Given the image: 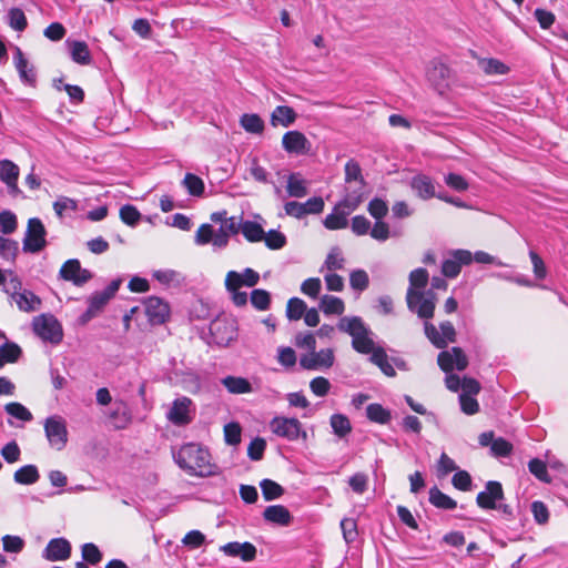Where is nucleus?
<instances>
[{
	"label": "nucleus",
	"mask_w": 568,
	"mask_h": 568,
	"mask_svg": "<svg viewBox=\"0 0 568 568\" xmlns=\"http://www.w3.org/2000/svg\"><path fill=\"white\" fill-rule=\"evenodd\" d=\"M59 275L62 280L71 282L75 286H83L93 277L91 271L82 268L78 258L65 261L59 271Z\"/></svg>",
	"instance_id": "nucleus-9"
},
{
	"label": "nucleus",
	"mask_w": 568,
	"mask_h": 568,
	"mask_svg": "<svg viewBox=\"0 0 568 568\" xmlns=\"http://www.w3.org/2000/svg\"><path fill=\"white\" fill-rule=\"evenodd\" d=\"M320 310L325 315H342L345 305L342 298L333 295H323L320 301Z\"/></svg>",
	"instance_id": "nucleus-32"
},
{
	"label": "nucleus",
	"mask_w": 568,
	"mask_h": 568,
	"mask_svg": "<svg viewBox=\"0 0 568 568\" xmlns=\"http://www.w3.org/2000/svg\"><path fill=\"white\" fill-rule=\"evenodd\" d=\"M286 191L293 197H304L307 194L305 182L297 179L295 174L288 176Z\"/></svg>",
	"instance_id": "nucleus-52"
},
{
	"label": "nucleus",
	"mask_w": 568,
	"mask_h": 568,
	"mask_svg": "<svg viewBox=\"0 0 568 568\" xmlns=\"http://www.w3.org/2000/svg\"><path fill=\"white\" fill-rule=\"evenodd\" d=\"M442 371L449 373L453 369L464 371L468 366V358L460 347L454 346L449 351H442L437 356Z\"/></svg>",
	"instance_id": "nucleus-13"
},
{
	"label": "nucleus",
	"mask_w": 568,
	"mask_h": 568,
	"mask_svg": "<svg viewBox=\"0 0 568 568\" xmlns=\"http://www.w3.org/2000/svg\"><path fill=\"white\" fill-rule=\"evenodd\" d=\"M44 432L50 445L53 448L61 450L65 447L68 442V429L62 417H48L44 423Z\"/></svg>",
	"instance_id": "nucleus-8"
},
{
	"label": "nucleus",
	"mask_w": 568,
	"mask_h": 568,
	"mask_svg": "<svg viewBox=\"0 0 568 568\" xmlns=\"http://www.w3.org/2000/svg\"><path fill=\"white\" fill-rule=\"evenodd\" d=\"M271 430L278 437L290 442L297 440L300 437L306 439L307 434L302 428V423L297 418L275 416L270 422Z\"/></svg>",
	"instance_id": "nucleus-6"
},
{
	"label": "nucleus",
	"mask_w": 568,
	"mask_h": 568,
	"mask_svg": "<svg viewBox=\"0 0 568 568\" xmlns=\"http://www.w3.org/2000/svg\"><path fill=\"white\" fill-rule=\"evenodd\" d=\"M22 351L16 343H4L0 348V356L4 363H14L21 356Z\"/></svg>",
	"instance_id": "nucleus-57"
},
{
	"label": "nucleus",
	"mask_w": 568,
	"mask_h": 568,
	"mask_svg": "<svg viewBox=\"0 0 568 568\" xmlns=\"http://www.w3.org/2000/svg\"><path fill=\"white\" fill-rule=\"evenodd\" d=\"M306 308L307 305L303 300L298 297H292L287 302L286 316L291 321H298L300 318H302Z\"/></svg>",
	"instance_id": "nucleus-48"
},
{
	"label": "nucleus",
	"mask_w": 568,
	"mask_h": 568,
	"mask_svg": "<svg viewBox=\"0 0 568 568\" xmlns=\"http://www.w3.org/2000/svg\"><path fill=\"white\" fill-rule=\"evenodd\" d=\"M297 118L296 112L293 108L287 105H278L274 109L271 115L272 125L276 126L281 124L285 128L292 125Z\"/></svg>",
	"instance_id": "nucleus-29"
},
{
	"label": "nucleus",
	"mask_w": 568,
	"mask_h": 568,
	"mask_svg": "<svg viewBox=\"0 0 568 568\" xmlns=\"http://www.w3.org/2000/svg\"><path fill=\"white\" fill-rule=\"evenodd\" d=\"M222 384L232 394H246L252 390L251 383L244 377L226 376Z\"/></svg>",
	"instance_id": "nucleus-36"
},
{
	"label": "nucleus",
	"mask_w": 568,
	"mask_h": 568,
	"mask_svg": "<svg viewBox=\"0 0 568 568\" xmlns=\"http://www.w3.org/2000/svg\"><path fill=\"white\" fill-rule=\"evenodd\" d=\"M473 261V254L467 250H454L449 256L442 263V274L448 278H455L459 275L463 265H468Z\"/></svg>",
	"instance_id": "nucleus-11"
},
{
	"label": "nucleus",
	"mask_w": 568,
	"mask_h": 568,
	"mask_svg": "<svg viewBox=\"0 0 568 568\" xmlns=\"http://www.w3.org/2000/svg\"><path fill=\"white\" fill-rule=\"evenodd\" d=\"M13 61L21 81L30 87H34L37 83L36 69L33 65L29 64V61L19 47L14 48Z\"/></svg>",
	"instance_id": "nucleus-19"
},
{
	"label": "nucleus",
	"mask_w": 568,
	"mask_h": 568,
	"mask_svg": "<svg viewBox=\"0 0 568 568\" xmlns=\"http://www.w3.org/2000/svg\"><path fill=\"white\" fill-rule=\"evenodd\" d=\"M211 342L220 347L230 345L237 337V325L235 320L226 316L216 317L210 323Z\"/></svg>",
	"instance_id": "nucleus-4"
},
{
	"label": "nucleus",
	"mask_w": 568,
	"mask_h": 568,
	"mask_svg": "<svg viewBox=\"0 0 568 568\" xmlns=\"http://www.w3.org/2000/svg\"><path fill=\"white\" fill-rule=\"evenodd\" d=\"M412 189L416 192V194L423 200H429L432 197H437L435 192V185L433 180L425 174H417L410 181Z\"/></svg>",
	"instance_id": "nucleus-25"
},
{
	"label": "nucleus",
	"mask_w": 568,
	"mask_h": 568,
	"mask_svg": "<svg viewBox=\"0 0 568 568\" xmlns=\"http://www.w3.org/2000/svg\"><path fill=\"white\" fill-rule=\"evenodd\" d=\"M7 19H8V24L10 26V28H12L13 30H16L18 32L24 31L28 27L27 17H26L24 12L22 11V9H20V8H11L8 11Z\"/></svg>",
	"instance_id": "nucleus-43"
},
{
	"label": "nucleus",
	"mask_w": 568,
	"mask_h": 568,
	"mask_svg": "<svg viewBox=\"0 0 568 568\" xmlns=\"http://www.w3.org/2000/svg\"><path fill=\"white\" fill-rule=\"evenodd\" d=\"M260 487L264 499L267 501L277 499L284 494V488L272 479H263L260 483Z\"/></svg>",
	"instance_id": "nucleus-44"
},
{
	"label": "nucleus",
	"mask_w": 568,
	"mask_h": 568,
	"mask_svg": "<svg viewBox=\"0 0 568 568\" xmlns=\"http://www.w3.org/2000/svg\"><path fill=\"white\" fill-rule=\"evenodd\" d=\"M365 182L364 176L362 174L361 165L354 159H351L345 164V183L351 185L353 183H362Z\"/></svg>",
	"instance_id": "nucleus-47"
},
{
	"label": "nucleus",
	"mask_w": 568,
	"mask_h": 568,
	"mask_svg": "<svg viewBox=\"0 0 568 568\" xmlns=\"http://www.w3.org/2000/svg\"><path fill=\"white\" fill-rule=\"evenodd\" d=\"M453 486L462 491H468L471 489V477L466 470H456L452 478Z\"/></svg>",
	"instance_id": "nucleus-59"
},
{
	"label": "nucleus",
	"mask_w": 568,
	"mask_h": 568,
	"mask_svg": "<svg viewBox=\"0 0 568 568\" xmlns=\"http://www.w3.org/2000/svg\"><path fill=\"white\" fill-rule=\"evenodd\" d=\"M354 210L346 209L341 205V201L335 205L332 213L326 215L324 220V226L328 230H341L347 226V215Z\"/></svg>",
	"instance_id": "nucleus-24"
},
{
	"label": "nucleus",
	"mask_w": 568,
	"mask_h": 568,
	"mask_svg": "<svg viewBox=\"0 0 568 568\" xmlns=\"http://www.w3.org/2000/svg\"><path fill=\"white\" fill-rule=\"evenodd\" d=\"M426 77L429 83L439 92L445 90L452 77V70L447 64L439 59H434L429 62L426 70Z\"/></svg>",
	"instance_id": "nucleus-14"
},
{
	"label": "nucleus",
	"mask_w": 568,
	"mask_h": 568,
	"mask_svg": "<svg viewBox=\"0 0 568 568\" xmlns=\"http://www.w3.org/2000/svg\"><path fill=\"white\" fill-rule=\"evenodd\" d=\"M478 65L487 75H504L510 71L507 64L495 58H481Z\"/></svg>",
	"instance_id": "nucleus-30"
},
{
	"label": "nucleus",
	"mask_w": 568,
	"mask_h": 568,
	"mask_svg": "<svg viewBox=\"0 0 568 568\" xmlns=\"http://www.w3.org/2000/svg\"><path fill=\"white\" fill-rule=\"evenodd\" d=\"M192 400L186 397L182 396L180 398H176L172 403V407L166 414L168 419L176 425V426H184L191 423L192 416H191V406Z\"/></svg>",
	"instance_id": "nucleus-15"
},
{
	"label": "nucleus",
	"mask_w": 568,
	"mask_h": 568,
	"mask_svg": "<svg viewBox=\"0 0 568 568\" xmlns=\"http://www.w3.org/2000/svg\"><path fill=\"white\" fill-rule=\"evenodd\" d=\"M120 219L126 225L135 226L141 219V213L134 205L125 204L120 209Z\"/></svg>",
	"instance_id": "nucleus-55"
},
{
	"label": "nucleus",
	"mask_w": 568,
	"mask_h": 568,
	"mask_svg": "<svg viewBox=\"0 0 568 568\" xmlns=\"http://www.w3.org/2000/svg\"><path fill=\"white\" fill-rule=\"evenodd\" d=\"M429 503L439 509L452 510L457 507L456 500L444 494L437 486L429 489Z\"/></svg>",
	"instance_id": "nucleus-31"
},
{
	"label": "nucleus",
	"mask_w": 568,
	"mask_h": 568,
	"mask_svg": "<svg viewBox=\"0 0 568 568\" xmlns=\"http://www.w3.org/2000/svg\"><path fill=\"white\" fill-rule=\"evenodd\" d=\"M71 544L63 537L51 539L42 552V557L48 561H63L71 556Z\"/></svg>",
	"instance_id": "nucleus-17"
},
{
	"label": "nucleus",
	"mask_w": 568,
	"mask_h": 568,
	"mask_svg": "<svg viewBox=\"0 0 568 568\" xmlns=\"http://www.w3.org/2000/svg\"><path fill=\"white\" fill-rule=\"evenodd\" d=\"M367 211L374 219L381 220L387 214L388 206L384 200L379 197H374L373 200L369 201L367 205Z\"/></svg>",
	"instance_id": "nucleus-62"
},
{
	"label": "nucleus",
	"mask_w": 568,
	"mask_h": 568,
	"mask_svg": "<svg viewBox=\"0 0 568 568\" xmlns=\"http://www.w3.org/2000/svg\"><path fill=\"white\" fill-rule=\"evenodd\" d=\"M145 313L152 324H162L169 315V306L163 300L150 296L145 300Z\"/></svg>",
	"instance_id": "nucleus-20"
},
{
	"label": "nucleus",
	"mask_w": 568,
	"mask_h": 568,
	"mask_svg": "<svg viewBox=\"0 0 568 568\" xmlns=\"http://www.w3.org/2000/svg\"><path fill=\"white\" fill-rule=\"evenodd\" d=\"M490 450L496 457H507L511 454L513 445L505 438L499 437L491 443Z\"/></svg>",
	"instance_id": "nucleus-64"
},
{
	"label": "nucleus",
	"mask_w": 568,
	"mask_h": 568,
	"mask_svg": "<svg viewBox=\"0 0 568 568\" xmlns=\"http://www.w3.org/2000/svg\"><path fill=\"white\" fill-rule=\"evenodd\" d=\"M182 185L192 196H202L205 189L203 180L193 173L185 174Z\"/></svg>",
	"instance_id": "nucleus-41"
},
{
	"label": "nucleus",
	"mask_w": 568,
	"mask_h": 568,
	"mask_svg": "<svg viewBox=\"0 0 568 568\" xmlns=\"http://www.w3.org/2000/svg\"><path fill=\"white\" fill-rule=\"evenodd\" d=\"M1 456L9 464L17 463L20 459V456H21V450H20V447L17 444V442L16 440H11V442L7 443L1 448Z\"/></svg>",
	"instance_id": "nucleus-63"
},
{
	"label": "nucleus",
	"mask_w": 568,
	"mask_h": 568,
	"mask_svg": "<svg viewBox=\"0 0 568 568\" xmlns=\"http://www.w3.org/2000/svg\"><path fill=\"white\" fill-rule=\"evenodd\" d=\"M408 280H409V287L407 290L406 301H407V306H408L409 311H414L415 310V300L423 298L424 292H422L420 290L425 288L428 283V280H429L428 271L424 267H418L410 272Z\"/></svg>",
	"instance_id": "nucleus-10"
},
{
	"label": "nucleus",
	"mask_w": 568,
	"mask_h": 568,
	"mask_svg": "<svg viewBox=\"0 0 568 568\" xmlns=\"http://www.w3.org/2000/svg\"><path fill=\"white\" fill-rule=\"evenodd\" d=\"M67 44L73 62L81 65H89L92 63L90 49L84 41L67 40Z\"/></svg>",
	"instance_id": "nucleus-26"
},
{
	"label": "nucleus",
	"mask_w": 568,
	"mask_h": 568,
	"mask_svg": "<svg viewBox=\"0 0 568 568\" xmlns=\"http://www.w3.org/2000/svg\"><path fill=\"white\" fill-rule=\"evenodd\" d=\"M338 331L352 336V347L359 354H372L377 346L371 335V328L359 316H344L337 323Z\"/></svg>",
	"instance_id": "nucleus-2"
},
{
	"label": "nucleus",
	"mask_w": 568,
	"mask_h": 568,
	"mask_svg": "<svg viewBox=\"0 0 568 568\" xmlns=\"http://www.w3.org/2000/svg\"><path fill=\"white\" fill-rule=\"evenodd\" d=\"M334 364V353L331 348L312 351L311 355H304L300 359V365L305 369H317L321 367L329 368Z\"/></svg>",
	"instance_id": "nucleus-18"
},
{
	"label": "nucleus",
	"mask_w": 568,
	"mask_h": 568,
	"mask_svg": "<svg viewBox=\"0 0 568 568\" xmlns=\"http://www.w3.org/2000/svg\"><path fill=\"white\" fill-rule=\"evenodd\" d=\"M81 555L83 561L92 566L100 564L103 558L101 550L93 542L83 544L81 547Z\"/></svg>",
	"instance_id": "nucleus-46"
},
{
	"label": "nucleus",
	"mask_w": 568,
	"mask_h": 568,
	"mask_svg": "<svg viewBox=\"0 0 568 568\" xmlns=\"http://www.w3.org/2000/svg\"><path fill=\"white\" fill-rule=\"evenodd\" d=\"M263 240L270 250H281L286 245V236L277 230H270L264 233Z\"/></svg>",
	"instance_id": "nucleus-54"
},
{
	"label": "nucleus",
	"mask_w": 568,
	"mask_h": 568,
	"mask_svg": "<svg viewBox=\"0 0 568 568\" xmlns=\"http://www.w3.org/2000/svg\"><path fill=\"white\" fill-rule=\"evenodd\" d=\"M250 301L257 311H267L271 306V294L263 288H255L251 292Z\"/></svg>",
	"instance_id": "nucleus-45"
},
{
	"label": "nucleus",
	"mask_w": 568,
	"mask_h": 568,
	"mask_svg": "<svg viewBox=\"0 0 568 568\" xmlns=\"http://www.w3.org/2000/svg\"><path fill=\"white\" fill-rule=\"evenodd\" d=\"M18 227V220L13 212L4 210L0 212V232L2 234H12Z\"/></svg>",
	"instance_id": "nucleus-51"
},
{
	"label": "nucleus",
	"mask_w": 568,
	"mask_h": 568,
	"mask_svg": "<svg viewBox=\"0 0 568 568\" xmlns=\"http://www.w3.org/2000/svg\"><path fill=\"white\" fill-rule=\"evenodd\" d=\"M241 232L243 236L251 243L261 242L264 239V230L257 222L243 221L240 223Z\"/></svg>",
	"instance_id": "nucleus-35"
},
{
	"label": "nucleus",
	"mask_w": 568,
	"mask_h": 568,
	"mask_svg": "<svg viewBox=\"0 0 568 568\" xmlns=\"http://www.w3.org/2000/svg\"><path fill=\"white\" fill-rule=\"evenodd\" d=\"M329 424L333 433L339 438H344L352 432L351 422L344 414H333L329 418Z\"/></svg>",
	"instance_id": "nucleus-37"
},
{
	"label": "nucleus",
	"mask_w": 568,
	"mask_h": 568,
	"mask_svg": "<svg viewBox=\"0 0 568 568\" xmlns=\"http://www.w3.org/2000/svg\"><path fill=\"white\" fill-rule=\"evenodd\" d=\"M529 471L540 481L550 483L551 478L547 471L546 463L539 458H532L528 463Z\"/></svg>",
	"instance_id": "nucleus-50"
},
{
	"label": "nucleus",
	"mask_w": 568,
	"mask_h": 568,
	"mask_svg": "<svg viewBox=\"0 0 568 568\" xmlns=\"http://www.w3.org/2000/svg\"><path fill=\"white\" fill-rule=\"evenodd\" d=\"M345 264V258L342 255L339 247L334 246L331 248L329 253L326 256L323 267H326L328 271L333 272L336 270H343Z\"/></svg>",
	"instance_id": "nucleus-49"
},
{
	"label": "nucleus",
	"mask_w": 568,
	"mask_h": 568,
	"mask_svg": "<svg viewBox=\"0 0 568 568\" xmlns=\"http://www.w3.org/2000/svg\"><path fill=\"white\" fill-rule=\"evenodd\" d=\"M47 230L39 217H31L28 221L27 230L22 241V250L26 253L36 254L47 246Z\"/></svg>",
	"instance_id": "nucleus-5"
},
{
	"label": "nucleus",
	"mask_w": 568,
	"mask_h": 568,
	"mask_svg": "<svg viewBox=\"0 0 568 568\" xmlns=\"http://www.w3.org/2000/svg\"><path fill=\"white\" fill-rule=\"evenodd\" d=\"M241 126L250 133L261 134L264 130V122L258 114L245 113L240 119Z\"/></svg>",
	"instance_id": "nucleus-38"
},
{
	"label": "nucleus",
	"mask_w": 568,
	"mask_h": 568,
	"mask_svg": "<svg viewBox=\"0 0 568 568\" xmlns=\"http://www.w3.org/2000/svg\"><path fill=\"white\" fill-rule=\"evenodd\" d=\"M242 428L236 422H231L224 426V439L227 445L237 446L241 443Z\"/></svg>",
	"instance_id": "nucleus-53"
},
{
	"label": "nucleus",
	"mask_w": 568,
	"mask_h": 568,
	"mask_svg": "<svg viewBox=\"0 0 568 568\" xmlns=\"http://www.w3.org/2000/svg\"><path fill=\"white\" fill-rule=\"evenodd\" d=\"M263 518L278 526H288L293 519L290 510L283 505L267 506L263 511Z\"/></svg>",
	"instance_id": "nucleus-23"
},
{
	"label": "nucleus",
	"mask_w": 568,
	"mask_h": 568,
	"mask_svg": "<svg viewBox=\"0 0 568 568\" xmlns=\"http://www.w3.org/2000/svg\"><path fill=\"white\" fill-rule=\"evenodd\" d=\"M366 182L353 183L351 185L346 184L345 195L341 200V205H344L346 209L356 210L359 204L363 202L365 195Z\"/></svg>",
	"instance_id": "nucleus-22"
},
{
	"label": "nucleus",
	"mask_w": 568,
	"mask_h": 568,
	"mask_svg": "<svg viewBox=\"0 0 568 568\" xmlns=\"http://www.w3.org/2000/svg\"><path fill=\"white\" fill-rule=\"evenodd\" d=\"M12 300L16 302L18 308L26 313L38 311L42 305L41 298L29 290H22Z\"/></svg>",
	"instance_id": "nucleus-28"
},
{
	"label": "nucleus",
	"mask_w": 568,
	"mask_h": 568,
	"mask_svg": "<svg viewBox=\"0 0 568 568\" xmlns=\"http://www.w3.org/2000/svg\"><path fill=\"white\" fill-rule=\"evenodd\" d=\"M4 410L12 417L22 422H29L32 419L30 410L20 403H9L4 406Z\"/></svg>",
	"instance_id": "nucleus-56"
},
{
	"label": "nucleus",
	"mask_w": 568,
	"mask_h": 568,
	"mask_svg": "<svg viewBox=\"0 0 568 568\" xmlns=\"http://www.w3.org/2000/svg\"><path fill=\"white\" fill-rule=\"evenodd\" d=\"M283 149L291 154L303 155L311 150V142L300 131H287L282 138Z\"/></svg>",
	"instance_id": "nucleus-16"
},
{
	"label": "nucleus",
	"mask_w": 568,
	"mask_h": 568,
	"mask_svg": "<svg viewBox=\"0 0 568 568\" xmlns=\"http://www.w3.org/2000/svg\"><path fill=\"white\" fill-rule=\"evenodd\" d=\"M266 442L262 437H255L247 447V456L252 460H261L264 456Z\"/></svg>",
	"instance_id": "nucleus-61"
},
{
	"label": "nucleus",
	"mask_w": 568,
	"mask_h": 568,
	"mask_svg": "<svg viewBox=\"0 0 568 568\" xmlns=\"http://www.w3.org/2000/svg\"><path fill=\"white\" fill-rule=\"evenodd\" d=\"M19 178V168L10 160H1L0 161V180L7 185L14 184V181H18Z\"/></svg>",
	"instance_id": "nucleus-40"
},
{
	"label": "nucleus",
	"mask_w": 568,
	"mask_h": 568,
	"mask_svg": "<svg viewBox=\"0 0 568 568\" xmlns=\"http://www.w3.org/2000/svg\"><path fill=\"white\" fill-rule=\"evenodd\" d=\"M504 500L505 494L503 485L497 480H488L485 484V489L476 496L477 506L485 510H493V508H496L498 501Z\"/></svg>",
	"instance_id": "nucleus-12"
},
{
	"label": "nucleus",
	"mask_w": 568,
	"mask_h": 568,
	"mask_svg": "<svg viewBox=\"0 0 568 568\" xmlns=\"http://www.w3.org/2000/svg\"><path fill=\"white\" fill-rule=\"evenodd\" d=\"M369 361L376 365L386 376H396V372L393 365L388 362V356L383 347L377 346L376 351L371 354Z\"/></svg>",
	"instance_id": "nucleus-33"
},
{
	"label": "nucleus",
	"mask_w": 568,
	"mask_h": 568,
	"mask_svg": "<svg viewBox=\"0 0 568 568\" xmlns=\"http://www.w3.org/2000/svg\"><path fill=\"white\" fill-rule=\"evenodd\" d=\"M39 478L40 474L36 465H24L13 474L14 481L21 485H32L37 483Z\"/></svg>",
	"instance_id": "nucleus-34"
},
{
	"label": "nucleus",
	"mask_w": 568,
	"mask_h": 568,
	"mask_svg": "<svg viewBox=\"0 0 568 568\" xmlns=\"http://www.w3.org/2000/svg\"><path fill=\"white\" fill-rule=\"evenodd\" d=\"M436 307V295L433 290L423 293L422 300H415V310L418 317L429 320L434 316Z\"/></svg>",
	"instance_id": "nucleus-27"
},
{
	"label": "nucleus",
	"mask_w": 568,
	"mask_h": 568,
	"mask_svg": "<svg viewBox=\"0 0 568 568\" xmlns=\"http://www.w3.org/2000/svg\"><path fill=\"white\" fill-rule=\"evenodd\" d=\"M221 550L231 557H240L243 561H252L256 557V547L248 542L231 541L221 547Z\"/></svg>",
	"instance_id": "nucleus-21"
},
{
	"label": "nucleus",
	"mask_w": 568,
	"mask_h": 568,
	"mask_svg": "<svg viewBox=\"0 0 568 568\" xmlns=\"http://www.w3.org/2000/svg\"><path fill=\"white\" fill-rule=\"evenodd\" d=\"M19 253V243L16 240L0 235V256L9 262H14Z\"/></svg>",
	"instance_id": "nucleus-42"
},
{
	"label": "nucleus",
	"mask_w": 568,
	"mask_h": 568,
	"mask_svg": "<svg viewBox=\"0 0 568 568\" xmlns=\"http://www.w3.org/2000/svg\"><path fill=\"white\" fill-rule=\"evenodd\" d=\"M343 537L347 544L354 542L358 537L357 524L353 518H344L341 521Z\"/></svg>",
	"instance_id": "nucleus-60"
},
{
	"label": "nucleus",
	"mask_w": 568,
	"mask_h": 568,
	"mask_svg": "<svg viewBox=\"0 0 568 568\" xmlns=\"http://www.w3.org/2000/svg\"><path fill=\"white\" fill-rule=\"evenodd\" d=\"M424 332L429 342L439 349L445 348L448 343L456 342V329L452 322L444 321L439 324V331L429 322L424 323Z\"/></svg>",
	"instance_id": "nucleus-7"
},
{
	"label": "nucleus",
	"mask_w": 568,
	"mask_h": 568,
	"mask_svg": "<svg viewBox=\"0 0 568 568\" xmlns=\"http://www.w3.org/2000/svg\"><path fill=\"white\" fill-rule=\"evenodd\" d=\"M33 332L44 342L59 344L63 338V329L57 317L50 313L36 316L32 321Z\"/></svg>",
	"instance_id": "nucleus-3"
},
{
	"label": "nucleus",
	"mask_w": 568,
	"mask_h": 568,
	"mask_svg": "<svg viewBox=\"0 0 568 568\" xmlns=\"http://www.w3.org/2000/svg\"><path fill=\"white\" fill-rule=\"evenodd\" d=\"M173 457L179 467L190 475L207 477L216 474L217 466L211 463L210 452L199 444H184Z\"/></svg>",
	"instance_id": "nucleus-1"
},
{
	"label": "nucleus",
	"mask_w": 568,
	"mask_h": 568,
	"mask_svg": "<svg viewBox=\"0 0 568 568\" xmlns=\"http://www.w3.org/2000/svg\"><path fill=\"white\" fill-rule=\"evenodd\" d=\"M366 416L371 422L382 425L387 424L392 418L390 412L377 403L369 404L366 407Z\"/></svg>",
	"instance_id": "nucleus-39"
},
{
	"label": "nucleus",
	"mask_w": 568,
	"mask_h": 568,
	"mask_svg": "<svg viewBox=\"0 0 568 568\" xmlns=\"http://www.w3.org/2000/svg\"><path fill=\"white\" fill-rule=\"evenodd\" d=\"M349 284L353 290L363 292L369 285V278L364 270H355L349 275Z\"/></svg>",
	"instance_id": "nucleus-58"
}]
</instances>
